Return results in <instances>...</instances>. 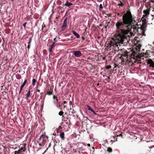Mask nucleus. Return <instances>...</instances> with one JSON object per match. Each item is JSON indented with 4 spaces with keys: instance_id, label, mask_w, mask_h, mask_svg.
<instances>
[{
    "instance_id": "f257e3e1",
    "label": "nucleus",
    "mask_w": 154,
    "mask_h": 154,
    "mask_svg": "<svg viewBox=\"0 0 154 154\" xmlns=\"http://www.w3.org/2000/svg\"><path fill=\"white\" fill-rule=\"evenodd\" d=\"M135 17L129 10L124 14L122 21H118L115 24L116 38L113 42L107 44V48L109 49L112 47L115 48V53L122 50L121 45L128 42V38L133 36L137 31L138 25Z\"/></svg>"
},
{
    "instance_id": "f03ea898",
    "label": "nucleus",
    "mask_w": 154,
    "mask_h": 154,
    "mask_svg": "<svg viewBox=\"0 0 154 154\" xmlns=\"http://www.w3.org/2000/svg\"><path fill=\"white\" fill-rule=\"evenodd\" d=\"M48 138V137L47 135H41L37 141L39 145L40 146H43Z\"/></svg>"
},
{
    "instance_id": "7ed1b4c3",
    "label": "nucleus",
    "mask_w": 154,
    "mask_h": 154,
    "mask_svg": "<svg viewBox=\"0 0 154 154\" xmlns=\"http://www.w3.org/2000/svg\"><path fill=\"white\" fill-rule=\"evenodd\" d=\"M120 58L122 62L127 61L128 60V56L126 55H122Z\"/></svg>"
},
{
    "instance_id": "20e7f679",
    "label": "nucleus",
    "mask_w": 154,
    "mask_h": 154,
    "mask_svg": "<svg viewBox=\"0 0 154 154\" xmlns=\"http://www.w3.org/2000/svg\"><path fill=\"white\" fill-rule=\"evenodd\" d=\"M73 53L74 56L76 57H79L82 55L81 52L79 51H74Z\"/></svg>"
},
{
    "instance_id": "39448f33",
    "label": "nucleus",
    "mask_w": 154,
    "mask_h": 154,
    "mask_svg": "<svg viewBox=\"0 0 154 154\" xmlns=\"http://www.w3.org/2000/svg\"><path fill=\"white\" fill-rule=\"evenodd\" d=\"M147 63L149 64V66L153 67L154 66V63L153 61L151 59H150L147 60Z\"/></svg>"
},
{
    "instance_id": "423d86ee",
    "label": "nucleus",
    "mask_w": 154,
    "mask_h": 154,
    "mask_svg": "<svg viewBox=\"0 0 154 154\" xmlns=\"http://www.w3.org/2000/svg\"><path fill=\"white\" fill-rule=\"evenodd\" d=\"M67 18H65L63 22V25L61 26V28L63 29L64 28H65L67 26Z\"/></svg>"
},
{
    "instance_id": "0eeeda50",
    "label": "nucleus",
    "mask_w": 154,
    "mask_h": 154,
    "mask_svg": "<svg viewBox=\"0 0 154 154\" xmlns=\"http://www.w3.org/2000/svg\"><path fill=\"white\" fill-rule=\"evenodd\" d=\"M143 13L145 14V15L143 16V17L147 18L148 15L149 14V11L148 10H144L143 11Z\"/></svg>"
},
{
    "instance_id": "6e6552de",
    "label": "nucleus",
    "mask_w": 154,
    "mask_h": 154,
    "mask_svg": "<svg viewBox=\"0 0 154 154\" xmlns=\"http://www.w3.org/2000/svg\"><path fill=\"white\" fill-rule=\"evenodd\" d=\"M26 149H24L22 150L20 149H19L17 151H15L14 154H21L22 152H25L26 151Z\"/></svg>"
},
{
    "instance_id": "1a4fd4ad",
    "label": "nucleus",
    "mask_w": 154,
    "mask_h": 154,
    "mask_svg": "<svg viewBox=\"0 0 154 154\" xmlns=\"http://www.w3.org/2000/svg\"><path fill=\"white\" fill-rule=\"evenodd\" d=\"M58 102L57 99H56V100H54L53 101V103L56 106L57 108H59L60 107V105L58 103Z\"/></svg>"
},
{
    "instance_id": "9d476101",
    "label": "nucleus",
    "mask_w": 154,
    "mask_h": 154,
    "mask_svg": "<svg viewBox=\"0 0 154 154\" xmlns=\"http://www.w3.org/2000/svg\"><path fill=\"white\" fill-rule=\"evenodd\" d=\"M26 143H23L21 144L19 147L20 149L22 150H23V149H26Z\"/></svg>"
},
{
    "instance_id": "9b49d317",
    "label": "nucleus",
    "mask_w": 154,
    "mask_h": 154,
    "mask_svg": "<svg viewBox=\"0 0 154 154\" xmlns=\"http://www.w3.org/2000/svg\"><path fill=\"white\" fill-rule=\"evenodd\" d=\"M54 43H53L51 45H49V47L48 48L49 51V52H51L52 51V49L54 47Z\"/></svg>"
},
{
    "instance_id": "f8f14e48",
    "label": "nucleus",
    "mask_w": 154,
    "mask_h": 154,
    "mask_svg": "<svg viewBox=\"0 0 154 154\" xmlns=\"http://www.w3.org/2000/svg\"><path fill=\"white\" fill-rule=\"evenodd\" d=\"M73 34L76 37L79 38H80V35L79 34L77 33L75 31H73L72 32Z\"/></svg>"
},
{
    "instance_id": "ddd939ff",
    "label": "nucleus",
    "mask_w": 154,
    "mask_h": 154,
    "mask_svg": "<svg viewBox=\"0 0 154 154\" xmlns=\"http://www.w3.org/2000/svg\"><path fill=\"white\" fill-rule=\"evenodd\" d=\"M133 138H134L136 139L137 140H140V141H141L142 139V138H141L140 137V138H139V137H137L135 135H133Z\"/></svg>"
},
{
    "instance_id": "4468645a",
    "label": "nucleus",
    "mask_w": 154,
    "mask_h": 154,
    "mask_svg": "<svg viewBox=\"0 0 154 154\" xmlns=\"http://www.w3.org/2000/svg\"><path fill=\"white\" fill-rule=\"evenodd\" d=\"M87 108L89 110L91 111L92 112L94 113L95 114V112L94 111V110L90 106L88 105H87Z\"/></svg>"
},
{
    "instance_id": "2eb2a0df",
    "label": "nucleus",
    "mask_w": 154,
    "mask_h": 154,
    "mask_svg": "<svg viewBox=\"0 0 154 154\" xmlns=\"http://www.w3.org/2000/svg\"><path fill=\"white\" fill-rule=\"evenodd\" d=\"M72 5V4L71 3H69L68 1H67L66 2V3L64 5H63V6H67V7H69L71 5Z\"/></svg>"
},
{
    "instance_id": "dca6fc26",
    "label": "nucleus",
    "mask_w": 154,
    "mask_h": 154,
    "mask_svg": "<svg viewBox=\"0 0 154 154\" xmlns=\"http://www.w3.org/2000/svg\"><path fill=\"white\" fill-rule=\"evenodd\" d=\"M30 91L29 90L27 93V94H26V99H28V98L30 96Z\"/></svg>"
},
{
    "instance_id": "f3484780",
    "label": "nucleus",
    "mask_w": 154,
    "mask_h": 154,
    "mask_svg": "<svg viewBox=\"0 0 154 154\" xmlns=\"http://www.w3.org/2000/svg\"><path fill=\"white\" fill-rule=\"evenodd\" d=\"M145 18H146L145 17H144L143 16L141 18L142 22H143V23H145L146 21V19Z\"/></svg>"
},
{
    "instance_id": "a211bd4d",
    "label": "nucleus",
    "mask_w": 154,
    "mask_h": 154,
    "mask_svg": "<svg viewBox=\"0 0 154 154\" xmlns=\"http://www.w3.org/2000/svg\"><path fill=\"white\" fill-rule=\"evenodd\" d=\"M107 151L109 152H111L112 151V149L111 147H108L107 149Z\"/></svg>"
},
{
    "instance_id": "6ab92c4d",
    "label": "nucleus",
    "mask_w": 154,
    "mask_h": 154,
    "mask_svg": "<svg viewBox=\"0 0 154 154\" xmlns=\"http://www.w3.org/2000/svg\"><path fill=\"white\" fill-rule=\"evenodd\" d=\"M36 80L35 79H33L32 80V85L33 86H34L35 85V83L36 82Z\"/></svg>"
},
{
    "instance_id": "aec40b11",
    "label": "nucleus",
    "mask_w": 154,
    "mask_h": 154,
    "mask_svg": "<svg viewBox=\"0 0 154 154\" xmlns=\"http://www.w3.org/2000/svg\"><path fill=\"white\" fill-rule=\"evenodd\" d=\"M27 79H25V81H24L23 84L21 85V86H22L24 87V86L25 85L27 82Z\"/></svg>"
},
{
    "instance_id": "412c9836",
    "label": "nucleus",
    "mask_w": 154,
    "mask_h": 154,
    "mask_svg": "<svg viewBox=\"0 0 154 154\" xmlns=\"http://www.w3.org/2000/svg\"><path fill=\"white\" fill-rule=\"evenodd\" d=\"M60 137L62 140H64L65 139L64 135H59Z\"/></svg>"
},
{
    "instance_id": "4be33fe9",
    "label": "nucleus",
    "mask_w": 154,
    "mask_h": 154,
    "mask_svg": "<svg viewBox=\"0 0 154 154\" xmlns=\"http://www.w3.org/2000/svg\"><path fill=\"white\" fill-rule=\"evenodd\" d=\"M47 94L50 95L52 94V92L51 91H49L47 92Z\"/></svg>"
},
{
    "instance_id": "5701e85b",
    "label": "nucleus",
    "mask_w": 154,
    "mask_h": 154,
    "mask_svg": "<svg viewBox=\"0 0 154 154\" xmlns=\"http://www.w3.org/2000/svg\"><path fill=\"white\" fill-rule=\"evenodd\" d=\"M63 112L62 111H60L59 113V115L60 116H62L63 114Z\"/></svg>"
},
{
    "instance_id": "b1692460",
    "label": "nucleus",
    "mask_w": 154,
    "mask_h": 154,
    "mask_svg": "<svg viewBox=\"0 0 154 154\" xmlns=\"http://www.w3.org/2000/svg\"><path fill=\"white\" fill-rule=\"evenodd\" d=\"M90 138L91 139V140L93 142V141H94V138H92V137H90Z\"/></svg>"
},
{
    "instance_id": "393cba45",
    "label": "nucleus",
    "mask_w": 154,
    "mask_h": 154,
    "mask_svg": "<svg viewBox=\"0 0 154 154\" xmlns=\"http://www.w3.org/2000/svg\"><path fill=\"white\" fill-rule=\"evenodd\" d=\"M53 98L54 100H56V99H57L55 95H54L53 96Z\"/></svg>"
},
{
    "instance_id": "a878e982",
    "label": "nucleus",
    "mask_w": 154,
    "mask_h": 154,
    "mask_svg": "<svg viewBox=\"0 0 154 154\" xmlns=\"http://www.w3.org/2000/svg\"><path fill=\"white\" fill-rule=\"evenodd\" d=\"M32 39L31 38H30L29 39V42H28V45H30Z\"/></svg>"
},
{
    "instance_id": "bb28decb",
    "label": "nucleus",
    "mask_w": 154,
    "mask_h": 154,
    "mask_svg": "<svg viewBox=\"0 0 154 154\" xmlns=\"http://www.w3.org/2000/svg\"><path fill=\"white\" fill-rule=\"evenodd\" d=\"M26 23H27L26 22H25L23 25V26L24 28H26Z\"/></svg>"
},
{
    "instance_id": "cd10ccee",
    "label": "nucleus",
    "mask_w": 154,
    "mask_h": 154,
    "mask_svg": "<svg viewBox=\"0 0 154 154\" xmlns=\"http://www.w3.org/2000/svg\"><path fill=\"white\" fill-rule=\"evenodd\" d=\"M111 67V66H106V68L107 69H109Z\"/></svg>"
},
{
    "instance_id": "c85d7f7f",
    "label": "nucleus",
    "mask_w": 154,
    "mask_h": 154,
    "mask_svg": "<svg viewBox=\"0 0 154 154\" xmlns=\"http://www.w3.org/2000/svg\"><path fill=\"white\" fill-rule=\"evenodd\" d=\"M99 8L100 9H102L103 8V6L101 4L99 5Z\"/></svg>"
},
{
    "instance_id": "c756f323",
    "label": "nucleus",
    "mask_w": 154,
    "mask_h": 154,
    "mask_svg": "<svg viewBox=\"0 0 154 154\" xmlns=\"http://www.w3.org/2000/svg\"><path fill=\"white\" fill-rule=\"evenodd\" d=\"M123 135H115V137H122Z\"/></svg>"
},
{
    "instance_id": "7c9ffc66",
    "label": "nucleus",
    "mask_w": 154,
    "mask_h": 154,
    "mask_svg": "<svg viewBox=\"0 0 154 154\" xmlns=\"http://www.w3.org/2000/svg\"><path fill=\"white\" fill-rule=\"evenodd\" d=\"M23 86H20V91H22V88H23Z\"/></svg>"
},
{
    "instance_id": "2f4dec72",
    "label": "nucleus",
    "mask_w": 154,
    "mask_h": 154,
    "mask_svg": "<svg viewBox=\"0 0 154 154\" xmlns=\"http://www.w3.org/2000/svg\"><path fill=\"white\" fill-rule=\"evenodd\" d=\"M141 34H142V35H145L144 34V31H143V30H142V32L141 33Z\"/></svg>"
},
{
    "instance_id": "473e14b6",
    "label": "nucleus",
    "mask_w": 154,
    "mask_h": 154,
    "mask_svg": "<svg viewBox=\"0 0 154 154\" xmlns=\"http://www.w3.org/2000/svg\"><path fill=\"white\" fill-rule=\"evenodd\" d=\"M60 135H64V133L63 132H60Z\"/></svg>"
},
{
    "instance_id": "72a5a7b5",
    "label": "nucleus",
    "mask_w": 154,
    "mask_h": 154,
    "mask_svg": "<svg viewBox=\"0 0 154 154\" xmlns=\"http://www.w3.org/2000/svg\"><path fill=\"white\" fill-rule=\"evenodd\" d=\"M30 45H28V46H27V48L28 49H29V48H30Z\"/></svg>"
},
{
    "instance_id": "f704fd0d",
    "label": "nucleus",
    "mask_w": 154,
    "mask_h": 154,
    "mask_svg": "<svg viewBox=\"0 0 154 154\" xmlns=\"http://www.w3.org/2000/svg\"><path fill=\"white\" fill-rule=\"evenodd\" d=\"M63 104H66V101H63Z\"/></svg>"
},
{
    "instance_id": "c9c22d12",
    "label": "nucleus",
    "mask_w": 154,
    "mask_h": 154,
    "mask_svg": "<svg viewBox=\"0 0 154 154\" xmlns=\"http://www.w3.org/2000/svg\"><path fill=\"white\" fill-rule=\"evenodd\" d=\"M87 145L89 147H90V144H89V143Z\"/></svg>"
},
{
    "instance_id": "e433bc0d",
    "label": "nucleus",
    "mask_w": 154,
    "mask_h": 154,
    "mask_svg": "<svg viewBox=\"0 0 154 154\" xmlns=\"http://www.w3.org/2000/svg\"><path fill=\"white\" fill-rule=\"evenodd\" d=\"M72 102L71 101H69V105H70L72 104Z\"/></svg>"
},
{
    "instance_id": "4c0bfd02",
    "label": "nucleus",
    "mask_w": 154,
    "mask_h": 154,
    "mask_svg": "<svg viewBox=\"0 0 154 154\" xmlns=\"http://www.w3.org/2000/svg\"><path fill=\"white\" fill-rule=\"evenodd\" d=\"M107 26H108V25H107V26H104V28H105V29H106V28H107Z\"/></svg>"
},
{
    "instance_id": "58836bf2",
    "label": "nucleus",
    "mask_w": 154,
    "mask_h": 154,
    "mask_svg": "<svg viewBox=\"0 0 154 154\" xmlns=\"http://www.w3.org/2000/svg\"><path fill=\"white\" fill-rule=\"evenodd\" d=\"M43 29V25H42V29L41 30H42Z\"/></svg>"
},
{
    "instance_id": "ea45409f",
    "label": "nucleus",
    "mask_w": 154,
    "mask_h": 154,
    "mask_svg": "<svg viewBox=\"0 0 154 154\" xmlns=\"http://www.w3.org/2000/svg\"><path fill=\"white\" fill-rule=\"evenodd\" d=\"M20 91V90L19 91V94H20L21 92V91Z\"/></svg>"
},
{
    "instance_id": "a19ab883",
    "label": "nucleus",
    "mask_w": 154,
    "mask_h": 154,
    "mask_svg": "<svg viewBox=\"0 0 154 154\" xmlns=\"http://www.w3.org/2000/svg\"><path fill=\"white\" fill-rule=\"evenodd\" d=\"M17 148V147H15V148H14V149H16Z\"/></svg>"
},
{
    "instance_id": "79ce46f5",
    "label": "nucleus",
    "mask_w": 154,
    "mask_h": 154,
    "mask_svg": "<svg viewBox=\"0 0 154 154\" xmlns=\"http://www.w3.org/2000/svg\"><path fill=\"white\" fill-rule=\"evenodd\" d=\"M152 53L154 55V52H152Z\"/></svg>"
},
{
    "instance_id": "37998d69",
    "label": "nucleus",
    "mask_w": 154,
    "mask_h": 154,
    "mask_svg": "<svg viewBox=\"0 0 154 154\" xmlns=\"http://www.w3.org/2000/svg\"><path fill=\"white\" fill-rule=\"evenodd\" d=\"M45 24H44V26H43V27H45Z\"/></svg>"
},
{
    "instance_id": "c03bdc74",
    "label": "nucleus",
    "mask_w": 154,
    "mask_h": 154,
    "mask_svg": "<svg viewBox=\"0 0 154 154\" xmlns=\"http://www.w3.org/2000/svg\"><path fill=\"white\" fill-rule=\"evenodd\" d=\"M83 144L84 145L86 146V144H85V143H83Z\"/></svg>"
},
{
    "instance_id": "a18cd8bd",
    "label": "nucleus",
    "mask_w": 154,
    "mask_h": 154,
    "mask_svg": "<svg viewBox=\"0 0 154 154\" xmlns=\"http://www.w3.org/2000/svg\"><path fill=\"white\" fill-rule=\"evenodd\" d=\"M10 148H12V149H14V148H13V147H10Z\"/></svg>"
},
{
    "instance_id": "49530a36",
    "label": "nucleus",
    "mask_w": 154,
    "mask_h": 154,
    "mask_svg": "<svg viewBox=\"0 0 154 154\" xmlns=\"http://www.w3.org/2000/svg\"><path fill=\"white\" fill-rule=\"evenodd\" d=\"M50 146H51V144L50 143L49 146V147H50Z\"/></svg>"
},
{
    "instance_id": "de8ad7c7",
    "label": "nucleus",
    "mask_w": 154,
    "mask_h": 154,
    "mask_svg": "<svg viewBox=\"0 0 154 154\" xmlns=\"http://www.w3.org/2000/svg\"><path fill=\"white\" fill-rule=\"evenodd\" d=\"M116 141H117V138H116Z\"/></svg>"
},
{
    "instance_id": "09e8293b",
    "label": "nucleus",
    "mask_w": 154,
    "mask_h": 154,
    "mask_svg": "<svg viewBox=\"0 0 154 154\" xmlns=\"http://www.w3.org/2000/svg\"><path fill=\"white\" fill-rule=\"evenodd\" d=\"M56 19H58V17H56Z\"/></svg>"
},
{
    "instance_id": "8fccbe9b",
    "label": "nucleus",
    "mask_w": 154,
    "mask_h": 154,
    "mask_svg": "<svg viewBox=\"0 0 154 154\" xmlns=\"http://www.w3.org/2000/svg\"><path fill=\"white\" fill-rule=\"evenodd\" d=\"M55 39H56V38H55L54 39V40H55Z\"/></svg>"
},
{
    "instance_id": "3c124183",
    "label": "nucleus",
    "mask_w": 154,
    "mask_h": 154,
    "mask_svg": "<svg viewBox=\"0 0 154 154\" xmlns=\"http://www.w3.org/2000/svg\"><path fill=\"white\" fill-rule=\"evenodd\" d=\"M119 134V135H122V134Z\"/></svg>"
},
{
    "instance_id": "603ef678",
    "label": "nucleus",
    "mask_w": 154,
    "mask_h": 154,
    "mask_svg": "<svg viewBox=\"0 0 154 154\" xmlns=\"http://www.w3.org/2000/svg\"><path fill=\"white\" fill-rule=\"evenodd\" d=\"M153 44L154 45V42H153Z\"/></svg>"
},
{
    "instance_id": "864d4df0",
    "label": "nucleus",
    "mask_w": 154,
    "mask_h": 154,
    "mask_svg": "<svg viewBox=\"0 0 154 154\" xmlns=\"http://www.w3.org/2000/svg\"><path fill=\"white\" fill-rule=\"evenodd\" d=\"M116 66H114V68H116Z\"/></svg>"
},
{
    "instance_id": "5fc2aeb1",
    "label": "nucleus",
    "mask_w": 154,
    "mask_h": 154,
    "mask_svg": "<svg viewBox=\"0 0 154 154\" xmlns=\"http://www.w3.org/2000/svg\"><path fill=\"white\" fill-rule=\"evenodd\" d=\"M53 135H55V134H53Z\"/></svg>"
},
{
    "instance_id": "6e6d98bb",
    "label": "nucleus",
    "mask_w": 154,
    "mask_h": 154,
    "mask_svg": "<svg viewBox=\"0 0 154 154\" xmlns=\"http://www.w3.org/2000/svg\"><path fill=\"white\" fill-rule=\"evenodd\" d=\"M92 148H93V149H94V147H92Z\"/></svg>"
},
{
    "instance_id": "4d7b16f0",
    "label": "nucleus",
    "mask_w": 154,
    "mask_h": 154,
    "mask_svg": "<svg viewBox=\"0 0 154 154\" xmlns=\"http://www.w3.org/2000/svg\"><path fill=\"white\" fill-rule=\"evenodd\" d=\"M99 25H100V26H101V24H100Z\"/></svg>"
},
{
    "instance_id": "13d9d810",
    "label": "nucleus",
    "mask_w": 154,
    "mask_h": 154,
    "mask_svg": "<svg viewBox=\"0 0 154 154\" xmlns=\"http://www.w3.org/2000/svg\"><path fill=\"white\" fill-rule=\"evenodd\" d=\"M108 78L109 79V77Z\"/></svg>"
},
{
    "instance_id": "bf43d9fd",
    "label": "nucleus",
    "mask_w": 154,
    "mask_h": 154,
    "mask_svg": "<svg viewBox=\"0 0 154 154\" xmlns=\"http://www.w3.org/2000/svg\"><path fill=\"white\" fill-rule=\"evenodd\" d=\"M118 15H119V14H118Z\"/></svg>"
},
{
    "instance_id": "052dcab7",
    "label": "nucleus",
    "mask_w": 154,
    "mask_h": 154,
    "mask_svg": "<svg viewBox=\"0 0 154 154\" xmlns=\"http://www.w3.org/2000/svg\"><path fill=\"white\" fill-rule=\"evenodd\" d=\"M64 107H65V106H64Z\"/></svg>"
}]
</instances>
